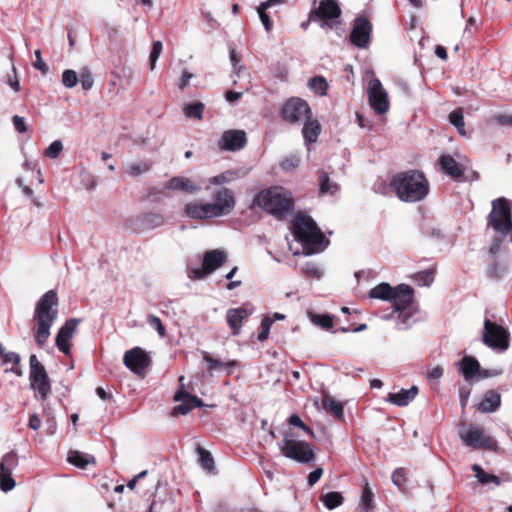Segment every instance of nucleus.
I'll list each match as a JSON object with an SVG mask.
<instances>
[{
  "label": "nucleus",
  "mask_w": 512,
  "mask_h": 512,
  "mask_svg": "<svg viewBox=\"0 0 512 512\" xmlns=\"http://www.w3.org/2000/svg\"><path fill=\"white\" fill-rule=\"evenodd\" d=\"M389 186L396 196L405 203H416L424 200L430 191L429 181L425 174L416 169L394 174Z\"/></svg>",
  "instance_id": "1"
},
{
  "label": "nucleus",
  "mask_w": 512,
  "mask_h": 512,
  "mask_svg": "<svg viewBox=\"0 0 512 512\" xmlns=\"http://www.w3.org/2000/svg\"><path fill=\"white\" fill-rule=\"evenodd\" d=\"M292 233L301 244L304 255H313L324 251L329 240L321 232L315 221L308 215L298 213L292 221Z\"/></svg>",
  "instance_id": "2"
},
{
  "label": "nucleus",
  "mask_w": 512,
  "mask_h": 512,
  "mask_svg": "<svg viewBox=\"0 0 512 512\" xmlns=\"http://www.w3.org/2000/svg\"><path fill=\"white\" fill-rule=\"evenodd\" d=\"M58 297L54 290H48L41 296L34 311V340L40 347L44 346L50 336V328L58 315Z\"/></svg>",
  "instance_id": "3"
},
{
  "label": "nucleus",
  "mask_w": 512,
  "mask_h": 512,
  "mask_svg": "<svg viewBox=\"0 0 512 512\" xmlns=\"http://www.w3.org/2000/svg\"><path fill=\"white\" fill-rule=\"evenodd\" d=\"M254 203L277 218L285 217L294 207L292 193L277 186L259 192Z\"/></svg>",
  "instance_id": "4"
},
{
  "label": "nucleus",
  "mask_w": 512,
  "mask_h": 512,
  "mask_svg": "<svg viewBox=\"0 0 512 512\" xmlns=\"http://www.w3.org/2000/svg\"><path fill=\"white\" fill-rule=\"evenodd\" d=\"M488 224L496 233L504 237L511 232V207L506 198L501 197L492 201V209L488 215Z\"/></svg>",
  "instance_id": "5"
},
{
  "label": "nucleus",
  "mask_w": 512,
  "mask_h": 512,
  "mask_svg": "<svg viewBox=\"0 0 512 512\" xmlns=\"http://www.w3.org/2000/svg\"><path fill=\"white\" fill-rule=\"evenodd\" d=\"M281 453L289 459L299 463H309L314 460L315 454L310 443L293 439L291 432H286L281 443Z\"/></svg>",
  "instance_id": "6"
},
{
  "label": "nucleus",
  "mask_w": 512,
  "mask_h": 512,
  "mask_svg": "<svg viewBox=\"0 0 512 512\" xmlns=\"http://www.w3.org/2000/svg\"><path fill=\"white\" fill-rule=\"evenodd\" d=\"M29 365L30 386L40 396L41 400H46L51 392V381L48 373L35 354L30 356Z\"/></svg>",
  "instance_id": "7"
},
{
  "label": "nucleus",
  "mask_w": 512,
  "mask_h": 512,
  "mask_svg": "<svg viewBox=\"0 0 512 512\" xmlns=\"http://www.w3.org/2000/svg\"><path fill=\"white\" fill-rule=\"evenodd\" d=\"M482 341L489 348L503 352L509 348L510 334L502 325L485 319Z\"/></svg>",
  "instance_id": "8"
},
{
  "label": "nucleus",
  "mask_w": 512,
  "mask_h": 512,
  "mask_svg": "<svg viewBox=\"0 0 512 512\" xmlns=\"http://www.w3.org/2000/svg\"><path fill=\"white\" fill-rule=\"evenodd\" d=\"M226 262V254L221 250L207 251L199 267H187V276L190 279H202L212 273Z\"/></svg>",
  "instance_id": "9"
},
{
  "label": "nucleus",
  "mask_w": 512,
  "mask_h": 512,
  "mask_svg": "<svg viewBox=\"0 0 512 512\" xmlns=\"http://www.w3.org/2000/svg\"><path fill=\"white\" fill-rule=\"evenodd\" d=\"M459 437L466 446L474 449H485L490 451H496L498 449L497 441L485 435V431L480 426L469 427L467 430L460 429Z\"/></svg>",
  "instance_id": "10"
},
{
  "label": "nucleus",
  "mask_w": 512,
  "mask_h": 512,
  "mask_svg": "<svg viewBox=\"0 0 512 512\" xmlns=\"http://www.w3.org/2000/svg\"><path fill=\"white\" fill-rule=\"evenodd\" d=\"M414 290H370L369 297L390 301L396 311L405 312L411 308Z\"/></svg>",
  "instance_id": "11"
},
{
  "label": "nucleus",
  "mask_w": 512,
  "mask_h": 512,
  "mask_svg": "<svg viewBox=\"0 0 512 512\" xmlns=\"http://www.w3.org/2000/svg\"><path fill=\"white\" fill-rule=\"evenodd\" d=\"M281 115L284 121L290 124H298L306 118L312 117V111L305 100L293 97L285 102Z\"/></svg>",
  "instance_id": "12"
},
{
  "label": "nucleus",
  "mask_w": 512,
  "mask_h": 512,
  "mask_svg": "<svg viewBox=\"0 0 512 512\" xmlns=\"http://www.w3.org/2000/svg\"><path fill=\"white\" fill-rule=\"evenodd\" d=\"M367 96L369 105L376 114L381 115L389 110L388 94L379 79H370L367 86Z\"/></svg>",
  "instance_id": "13"
},
{
  "label": "nucleus",
  "mask_w": 512,
  "mask_h": 512,
  "mask_svg": "<svg viewBox=\"0 0 512 512\" xmlns=\"http://www.w3.org/2000/svg\"><path fill=\"white\" fill-rule=\"evenodd\" d=\"M341 16V8L337 0H321L314 12V20L320 22L322 28L332 29Z\"/></svg>",
  "instance_id": "14"
},
{
  "label": "nucleus",
  "mask_w": 512,
  "mask_h": 512,
  "mask_svg": "<svg viewBox=\"0 0 512 512\" xmlns=\"http://www.w3.org/2000/svg\"><path fill=\"white\" fill-rule=\"evenodd\" d=\"M184 376L179 377V383L180 388L177 390V392L174 395V401L181 402V404L175 406L172 409L171 415L172 416H178V415H186L189 413L193 408L203 407L204 403L203 401L198 398L195 395L190 394L184 389Z\"/></svg>",
  "instance_id": "15"
},
{
  "label": "nucleus",
  "mask_w": 512,
  "mask_h": 512,
  "mask_svg": "<svg viewBox=\"0 0 512 512\" xmlns=\"http://www.w3.org/2000/svg\"><path fill=\"white\" fill-rule=\"evenodd\" d=\"M17 466L18 456L14 451L5 454L0 461V489L5 493L13 490L16 486L12 471Z\"/></svg>",
  "instance_id": "16"
},
{
  "label": "nucleus",
  "mask_w": 512,
  "mask_h": 512,
  "mask_svg": "<svg viewBox=\"0 0 512 512\" xmlns=\"http://www.w3.org/2000/svg\"><path fill=\"white\" fill-rule=\"evenodd\" d=\"M123 363L133 373L143 376L151 364V359L142 348L134 347L125 352Z\"/></svg>",
  "instance_id": "17"
},
{
  "label": "nucleus",
  "mask_w": 512,
  "mask_h": 512,
  "mask_svg": "<svg viewBox=\"0 0 512 512\" xmlns=\"http://www.w3.org/2000/svg\"><path fill=\"white\" fill-rule=\"evenodd\" d=\"M372 24L365 17H357L350 33L351 43L360 49H365L370 44Z\"/></svg>",
  "instance_id": "18"
},
{
  "label": "nucleus",
  "mask_w": 512,
  "mask_h": 512,
  "mask_svg": "<svg viewBox=\"0 0 512 512\" xmlns=\"http://www.w3.org/2000/svg\"><path fill=\"white\" fill-rule=\"evenodd\" d=\"M213 203L210 206L216 207L213 211L215 218L229 214L235 207V195L231 189L221 188L213 193Z\"/></svg>",
  "instance_id": "19"
},
{
  "label": "nucleus",
  "mask_w": 512,
  "mask_h": 512,
  "mask_svg": "<svg viewBox=\"0 0 512 512\" xmlns=\"http://www.w3.org/2000/svg\"><path fill=\"white\" fill-rule=\"evenodd\" d=\"M247 144L246 132L244 130L230 129L223 132L218 140V147L223 151H238Z\"/></svg>",
  "instance_id": "20"
},
{
  "label": "nucleus",
  "mask_w": 512,
  "mask_h": 512,
  "mask_svg": "<svg viewBox=\"0 0 512 512\" xmlns=\"http://www.w3.org/2000/svg\"><path fill=\"white\" fill-rule=\"evenodd\" d=\"M164 223L165 218L162 214L147 212L133 219L130 228L135 233H143L161 227Z\"/></svg>",
  "instance_id": "21"
},
{
  "label": "nucleus",
  "mask_w": 512,
  "mask_h": 512,
  "mask_svg": "<svg viewBox=\"0 0 512 512\" xmlns=\"http://www.w3.org/2000/svg\"><path fill=\"white\" fill-rule=\"evenodd\" d=\"M77 325H78V320H76L74 318L69 319L59 329L56 339H55V344H56L57 348L67 356L70 354V349H71L69 341L72 338V336L77 328Z\"/></svg>",
  "instance_id": "22"
},
{
  "label": "nucleus",
  "mask_w": 512,
  "mask_h": 512,
  "mask_svg": "<svg viewBox=\"0 0 512 512\" xmlns=\"http://www.w3.org/2000/svg\"><path fill=\"white\" fill-rule=\"evenodd\" d=\"M471 469L481 485L494 484L495 486H500L502 482L512 481V476L508 472H503L497 476L486 472L479 464H473Z\"/></svg>",
  "instance_id": "23"
},
{
  "label": "nucleus",
  "mask_w": 512,
  "mask_h": 512,
  "mask_svg": "<svg viewBox=\"0 0 512 512\" xmlns=\"http://www.w3.org/2000/svg\"><path fill=\"white\" fill-rule=\"evenodd\" d=\"M216 209L210 203L189 202L184 207L185 215L194 220H205L215 218L213 211Z\"/></svg>",
  "instance_id": "24"
},
{
  "label": "nucleus",
  "mask_w": 512,
  "mask_h": 512,
  "mask_svg": "<svg viewBox=\"0 0 512 512\" xmlns=\"http://www.w3.org/2000/svg\"><path fill=\"white\" fill-rule=\"evenodd\" d=\"M250 314H251V312L244 307L231 308V309L227 310L226 321H227L228 326L232 330V335H234V336L239 335L241 328H242L243 321L245 319H247Z\"/></svg>",
  "instance_id": "25"
},
{
  "label": "nucleus",
  "mask_w": 512,
  "mask_h": 512,
  "mask_svg": "<svg viewBox=\"0 0 512 512\" xmlns=\"http://www.w3.org/2000/svg\"><path fill=\"white\" fill-rule=\"evenodd\" d=\"M375 277L376 273L371 269L360 270L355 272V278L357 280L358 285H373L372 288H393V286H391L387 282L374 284ZM394 288H411V286L409 284L400 283L394 286Z\"/></svg>",
  "instance_id": "26"
},
{
  "label": "nucleus",
  "mask_w": 512,
  "mask_h": 512,
  "mask_svg": "<svg viewBox=\"0 0 512 512\" xmlns=\"http://www.w3.org/2000/svg\"><path fill=\"white\" fill-rule=\"evenodd\" d=\"M167 189L186 192L189 194L198 193L201 190L199 184L194 183L191 179L186 177L175 176L172 177L165 185Z\"/></svg>",
  "instance_id": "27"
},
{
  "label": "nucleus",
  "mask_w": 512,
  "mask_h": 512,
  "mask_svg": "<svg viewBox=\"0 0 512 512\" xmlns=\"http://www.w3.org/2000/svg\"><path fill=\"white\" fill-rule=\"evenodd\" d=\"M418 394V387L412 386L409 389H401L396 393H389L386 400L396 406H407Z\"/></svg>",
  "instance_id": "28"
},
{
  "label": "nucleus",
  "mask_w": 512,
  "mask_h": 512,
  "mask_svg": "<svg viewBox=\"0 0 512 512\" xmlns=\"http://www.w3.org/2000/svg\"><path fill=\"white\" fill-rule=\"evenodd\" d=\"M501 404V395L495 390H488L479 402L477 409L482 413L496 411Z\"/></svg>",
  "instance_id": "29"
},
{
  "label": "nucleus",
  "mask_w": 512,
  "mask_h": 512,
  "mask_svg": "<svg viewBox=\"0 0 512 512\" xmlns=\"http://www.w3.org/2000/svg\"><path fill=\"white\" fill-rule=\"evenodd\" d=\"M441 170L455 180L463 177V169L451 155H442L439 158Z\"/></svg>",
  "instance_id": "30"
},
{
  "label": "nucleus",
  "mask_w": 512,
  "mask_h": 512,
  "mask_svg": "<svg viewBox=\"0 0 512 512\" xmlns=\"http://www.w3.org/2000/svg\"><path fill=\"white\" fill-rule=\"evenodd\" d=\"M304 125L302 128V135L305 141L306 146L308 147L310 144L315 143L318 139V136L321 132V126L318 120L310 118H306L304 120Z\"/></svg>",
  "instance_id": "31"
},
{
  "label": "nucleus",
  "mask_w": 512,
  "mask_h": 512,
  "mask_svg": "<svg viewBox=\"0 0 512 512\" xmlns=\"http://www.w3.org/2000/svg\"><path fill=\"white\" fill-rule=\"evenodd\" d=\"M460 371L465 380L469 381L476 377L477 372H480V363L472 356H464L460 362Z\"/></svg>",
  "instance_id": "32"
},
{
  "label": "nucleus",
  "mask_w": 512,
  "mask_h": 512,
  "mask_svg": "<svg viewBox=\"0 0 512 512\" xmlns=\"http://www.w3.org/2000/svg\"><path fill=\"white\" fill-rule=\"evenodd\" d=\"M243 173L239 169L226 170L216 176L207 179L208 185H223L240 179Z\"/></svg>",
  "instance_id": "33"
},
{
  "label": "nucleus",
  "mask_w": 512,
  "mask_h": 512,
  "mask_svg": "<svg viewBox=\"0 0 512 512\" xmlns=\"http://www.w3.org/2000/svg\"><path fill=\"white\" fill-rule=\"evenodd\" d=\"M322 406L323 408L335 416L338 419H342L344 415V409L342 403L336 401L329 394H324L322 398Z\"/></svg>",
  "instance_id": "34"
},
{
  "label": "nucleus",
  "mask_w": 512,
  "mask_h": 512,
  "mask_svg": "<svg viewBox=\"0 0 512 512\" xmlns=\"http://www.w3.org/2000/svg\"><path fill=\"white\" fill-rule=\"evenodd\" d=\"M274 5L275 4H273L272 2L266 0L261 2L257 8V13L259 15L260 21L267 32H270L273 29V22L270 19L267 10Z\"/></svg>",
  "instance_id": "35"
},
{
  "label": "nucleus",
  "mask_w": 512,
  "mask_h": 512,
  "mask_svg": "<svg viewBox=\"0 0 512 512\" xmlns=\"http://www.w3.org/2000/svg\"><path fill=\"white\" fill-rule=\"evenodd\" d=\"M308 317L311 320V322L325 330H329L333 328L334 321L333 316L329 314H317L314 312L309 311Z\"/></svg>",
  "instance_id": "36"
},
{
  "label": "nucleus",
  "mask_w": 512,
  "mask_h": 512,
  "mask_svg": "<svg viewBox=\"0 0 512 512\" xmlns=\"http://www.w3.org/2000/svg\"><path fill=\"white\" fill-rule=\"evenodd\" d=\"M204 110L205 105L202 102L196 101L186 104L183 108V113L187 118L201 120L203 118Z\"/></svg>",
  "instance_id": "37"
},
{
  "label": "nucleus",
  "mask_w": 512,
  "mask_h": 512,
  "mask_svg": "<svg viewBox=\"0 0 512 512\" xmlns=\"http://www.w3.org/2000/svg\"><path fill=\"white\" fill-rule=\"evenodd\" d=\"M321 500L327 509L332 510L342 505L344 498L340 492L333 491L322 495Z\"/></svg>",
  "instance_id": "38"
},
{
  "label": "nucleus",
  "mask_w": 512,
  "mask_h": 512,
  "mask_svg": "<svg viewBox=\"0 0 512 512\" xmlns=\"http://www.w3.org/2000/svg\"><path fill=\"white\" fill-rule=\"evenodd\" d=\"M308 87L315 93L324 96L328 90V83L322 76H314L309 79Z\"/></svg>",
  "instance_id": "39"
},
{
  "label": "nucleus",
  "mask_w": 512,
  "mask_h": 512,
  "mask_svg": "<svg viewBox=\"0 0 512 512\" xmlns=\"http://www.w3.org/2000/svg\"><path fill=\"white\" fill-rule=\"evenodd\" d=\"M435 272L433 269H427L411 276L415 283L421 287H428L434 281Z\"/></svg>",
  "instance_id": "40"
},
{
  "label": "nucleus",
  "mask_w": 512,
  "mask_h": 512,
  "mask_svg": "<svg viewBox=\"0 0 512 512\" xmlns=\"http://www.w3.org/2000/svg\"><path fill=\"white\" fill-rule=\"evenodd\" d=\"M150 168L151 165L146 161H135L126 166V172L130 176L138 177L148 172Z\"/></svg>",
  "instance_id": "41"
},
{
  "label": "nucleus",
  "mask_w": 512,
  "mask_h": 512,
  "mask_svg": "<svg viewBox=\"0 0 512 512\" xmlns=\"http://www.w3.org/2000/svg\"><path fill=\"white\" fill-rule=\"evenodd\" d=\"M450 123L457 129L460 135H466L464 115L462 109H455L449 114Z\"/></svg>",
  "instance_id": "42"
},
{
  "label": "nucleus",
  "mask_w": 512,
  "mask_h": 512,
  "mask_svg": "<svg viewBox=\"0 0 512 512\" xmlns=\"http://www.w3.org/2000/svg\"><path fill=\"white\" fill-rule=\"evenodd\" d=\"M319 187L321 194H334L338 190V185L336 183H331L329 174L324 171L320 173Z\"/></svg>",
  "instance_id": "43"
},
{
  "label": "nucleus",
  "mask_w": 512,
  "mask_h": 512,
  "mask_svg": "<svg viewBox=\"0 0 512 512\" xmlns=\"http://www.w3.org/2000/svg\"><path fill=\"white\" fill-rule=\"evenodd\" d=\"M197 452L199 454V462L200 465L207 471H212L214 469V459L212 457V454L202 448L201 446L197 447Z\"/></svg>",
  "instance_id": "44"
},
{
  "label": "nucleus",
  "mask_w": 512,
  "mask_h": 512,
  "mask_svg": "<svg viewBox=\"0 0 512 512\" xmlns=\"http://www.w3.org/2000/svg\"><path fill=\"white\" fill-rule=\"evenodd\" d=\"M203 360L208 364L207 369L209 371H213V370L224 368V367H231V366L235 365L234 361L224 363L218 359L213 358L207 352H204Z\"/></svg>",
  "instance_id": "45"
},
{
  "label": "nucleus",
  "mask_w": 512,
  "mask_h": 512,
  "mask_svg": "<svg viewBox=\"0 0 512 512\" xmlns=\"http://www.w3.org/2000/svg\"><path fill=\"white\" fill-rule=\"evenodd\" d=\"M67 460L70 464L81 469L86 468L89 463L85 455L79 451H70Z\"/></svg>",
  "instance_id": "46"
},
{
  "label": "nucleus",
  "mask_w": 512,
  "mask_h": 512,
  "mask_svg": "<svg viewBox=\"0 0 512 512\" xmlns=\"http://www.w3.org/2000/svg\"><path fill=\"white\" fill-rule=\"evenodd\" d=\"M79 81L84 90H90L94 84L93 76L89 68L83 67L80 70Z\"/></svg>",
  "instance_id": "47"
},
{
  "label": "nucleus",
  "mask_w": 512,
  "mask_h": 512,
  "mask_svg": "<svg viewBox=\"0 0 512 512\" xmlns=\"http://www.w3.org/2000/svg\"><path fill=\"white\" fill-rule=\"evenodd\" d=\"M79 77L74 70L67 69L62 73V83L66 88H73L77 85Z\"/></svg>",
  "instance_id": "48"
},
{
  "label": "nucleus",
  "mask_w": 512,
  "mask_h": 512,
  "mask_svg": "<svg viewBox=\"0 0 512 512\" xmlns=\"http://www.w3.org/2000/svg\"><path fill=\"white\" fill-rule=\"evenodd\" d=\"M373 492L368 483H365L362 491L361 503L365 510L369 511L373 508Z\"/></svg>",
  "instance_id": "49"
},
{
  "label": "nucleus",
  "mask_w": 512,
  "mask_h": 512,
  "mask_svg": "<svg viewBox=\"0 0 512 512\" xmlns=\"http://www.w3.org/2000/svg\"><path fill=\"white\" fill-rule=\"evenodd\" d=\"M273 323H274V319H272L270 316H266L262 319L261 331L259 332L258 337H257L260 342H263L268 339L270 328Z\"/></svg>",
  "instance_id": "50"
},
{
  "label": "nucleus",
  "mask_w": 512,
  "mask_h": 512,
  "mask_svg": "<svg viewBox=\"0 0 512 512\" xmlns=\"http://www.w3.org/2000/svg\"><path fill=\"white\" fill-rule=\"evenodd\" d=\"M62 150V142L60 140H55L45 149L44 155L50 159H56Z\"/></svg>",
  "instance_id": "51"
},
{
  "label": "nucleus",
  "mask_w": 512,
  "mask_h": 512,
  "mask_svg": "<svg viewBox=\"0 0 512 512\" xmlns=\"http://www.w3.org/2000/svg\"><path fill=\"white\" fill-rule=\"evenodd\" d=\"M392 482L400 489H403L407 481V473L404 468H397L391 476Z\"/></svg>",
  "instance_id": "52"
},
{
  "label": "nucleus",
  "mask_w": 512,
  "mask_h": 512,
  "mask_svg": "<svg viewBox=\"0 0 512 512\" xmlns=\"http://www.w3.org/2000/svg\"><path fill=\"white\" fill-rule=\"evenodd\" d=\"M147 322L153 329L158 332L160 337L166 336V328L159 317L150 314L148 315Z\"/></svg>",
  "instance_id": "53"
},
{
  "label": "nucleus",
  "mask_w": 512,
  "mask_h": 512,
  "mask_svg": "<svg viewBox=\"0 0 512 512\" xmlns=\"http://www.w3.org/2000/svg\"><path fill=\"white\" fill-rule=\"evenodd\" d=\"M300 164V157L297 155H290L282 160L280 167L284 171H292Z\"/></svg>",
  "instance_id": "54"
},
{
  "label": "nucleus",
  "mask_w": 512,
  "mask_h": 512,
  "mask_svg": "<svg viewBox=\"0 0 512 512\" xmlns=\"http://www.w3.org/2000/svg\"><path fill=\"white\" fill-rule=\"evenodd\" d=\"M163 45L161 41L153 42L152 50L150 52L149 60H150V69L154 70L156 66V62L162 52Z\"/></svg>",
  "instance_id": "55"
},
{
  "label": "nucleus",
  "mask_w": 512,
  "mask_h": 512,
  "mask_svg": "<svg viewBox=\"0 0 512 512\" xmlns=\"http://www.w3.org/2000/svg\"><path fill=\"white\" fill-rule=\"evenodd\" d=\"M288 423L292 426H296V427H299L300 429H302L304 432H306L308 435L310 436H314V433L312 431V429L307 426L302 420L301 418L297 415V414H292L289 418H288Z\"/></svg>",
  "instance_id": "56"
},
{
  "label": "nucleus",
  "mask_w": 512,
  "mask_h": 512,
  "mask_svg": "<svg viewBox=\"0 0 512 512\" xmlns=\"http://www.w3.org/2000/svg\"><path fill=\"white\" fill-rule=\"evenodd\" d=\"M302 270L308 277L319 279L323 276V271L313 263L305 264Z\"/></svg>",
  "instance_id": "57"
},
{
  "label": "nucleus",
  "mask_w": 512,
  "mask_h": 512,
  "mask_svg": "<svg viewBox=\"0 0 512 512\" xmlns=\"http://www.w3.org/2000/svg\"><path fill=\"white\" fill-rule=\"evenodd\" d=\"M0 357L2 358L3 364L12 363L13 365L18 366L21 361L19 354L15 353V352L5 353L3 351V355H0Z\"/></svg>",
  "instance_id": "58"
},
{
  "label": "nucleus",
  "mask_w": 512,
  "mask_h": 512,
  "mask_svg": "<svg viewBox=\"0 0 512 512\" xmlns=\"http://www.w3.org/2000/svg\"><path fill=\"white\" fill-rule=\"evenodd\" d=\"M12 122L17 132L25 133L27 131V126L23 117L15 115L12 118Z\"/></svg>",
  "instance_id": "59"
},
{
  "label": "nucleus",
  "mask_w": 512,
  "mask_h": 512,
  "mask_svg": "<svg viewBox=\"0 0 512 512\" xmlns=\"http://www.w3.org/2000/svg\"><path fill=\"white\" fill-rule=\"evenodd\" d=\"M35 57H36V61L34 63V67L36 69H38L39 71H41L42 73H46L47 70H48V66L46 65V63L43 62L42 60V57H41V50L40 49H37L35 51Z\"/></svg>",
  "instance_id": "60"
},
{
  "label": "nucleus",
  "mask_w": 512,
  "mask_h": 512,
  "mask_svg": "<svg viewBox=\"0 0 512 512\" xmlns=\"http://www.w3.org/2000/svg\"><path fill=\"white\" fill-rule=\"evenodd\" d=\"M470 393H471L470 388L461 387L459 389V398H460V404H461L462 409H465V407L468 403Z\"/></svg>",
  "instance_id": "61"
},
{
  "label": "nucleus",
  "mask_w": 512,
  "mask_h": 512,
  "mask_svg": "<svg viewBox=\"0 0 512 512\" xmlns=\"http://www.w3.org/2000/svg\"><path fill=\"white\" fill-rule=\"evenodd\" d=\"M323 474L322 468H316L314 471L310 472L308 475V484L309 486H313L318 482V480L321 478Z\"/></svg>",
  "instance_id": "62"
},
{
  "label": "nucleus",
  "mask_w": 512,
  "mask_h": 512,
  "mask_svg": "<svg viewBox=\"0 0 512 512\" xmlns=\"http://www.w3.org/2000/svg\"><path fill=\"white\" fill-rule=\"evenodd\" d=\"M193 77L194 75L192 73L185 71L180 79L179 88L184 90L189 85V82Z\"/></svg>",
  "instance_id": "63"
},
{
  "label": "nucleus",
  "mask_w": 512,
  "mask_h": 512,
  "mask_svg": "<svg viewBox=\"0 0 512 512\" xmlns=\"http://www.w3.org/2000/svg\"><path fill=\"white\" fill-rule=\"evenodd\" d=\"M495 120L500 125H512V115H498Z\"/></svg>",
  "instance_id": "64"
}]
</instances>
